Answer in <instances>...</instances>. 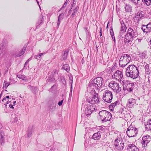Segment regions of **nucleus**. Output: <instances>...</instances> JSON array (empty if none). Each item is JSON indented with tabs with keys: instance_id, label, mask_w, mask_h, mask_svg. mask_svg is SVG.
<instances>
[{
	"instance_id": "nucleus-1",
	"label": "nucleus",
	"mask_w": 151,
	"mask_h": 151,
	"mask_svg": "<svg viewBox=\"0 0 151 151\" xmlns=\"http://www.w3.org/2000/svg\"><path fill=\"white\" fill-rule=\"evenodd\" d=\"M104 83L103 78L100 77H97L94 79L89 83L88 89L89 90H97L99 92L102 88Z\"/></svg>"
},
{
	"instance_id": "nucleus-2",
	"label": "nucleus",
	"mask_w": 151,
	"mask_h": 151,
	"mask_svg": "<svg viewBox=\"0 0 151 151\" xmlns=\"http://www.w3.org/2000/svg\"><path fill=\"white\" fill-rule=\"evenodd\" d=\"M125 74L128 77L136 79L139 76V70L137 67L134 65H130L127 68Z\"/></svg>"
},
{
	"instance_id": "nucleus-3",
	"label": "nucleus",
	"mask_w": 151,
	"mask_h": 151,
	"mask_svg": "<svg viewBox=\"0 0 151 151\" xmlns=\"http://www.w3.org/2000/svg\"><path fill=\"white\" fill-rule=\"evenodd\" d=\"M137 36V33L131 28H129L127 33L125 36L124 42L125 43L131 44L133 40Z\"/></svg>"
},
{
	"instance_id": "nucleus-4",
	"label": "nucleus",
	"mask_w": 151,
	"mask_h": 151,
	"mask_svg": "<svg viewBox=\"0 0 151 151\" xmlns=\"http://www.w3.org/2000/svg\"><path fill=\"white\" fill-rule=\"evenodd\" d=\"M90 93L92 96L89 97L87 99V101L88 103L93 104H97L99 102V96L98 93L95 92L94 90H91Z\"/></svg>"
},
{
	"instance_id": "nucleus-5",
	"label": "nucleus",
	"mask_w": 151,
	"mask_h": 151,
	"mask_svg": "<svg viewBox=\"0 0 151 151\" xmlns=\"http://www.w3.org/2000/svg\"><path fill=\"white\" fill-rule=\"evenodd\" d=\"M132 60L130 56L127 54H124L120 58L119 63L120 67H124Z\"/></svg>"
},
{
	"instance_id": "nucleus-6",
	"label": "nucleus",
	"mask_w": 151,
	"mask_h": 151,
	"mask_svg": "<svg viewBox=\"0 0 151 151\" xmlns=\"http://www.w3.org/2000/svg\"><path fill=\"white\" fill-rule=\"evenodd\" d=\"M99 114L103 122L109 121L111 118V113L106 110L100 111Z\"/></svg>"
},
{
	"instance_id": "nucleus-7",
	"label": "nucleus",
	"mask_w": 151,
	"mask_h": 151,
	"mask_svg": "<svg viewBox=\"0 0 151 151\" xmlns=\"http://www.w3.org/2000/svg\"><path fill=\"white\" fill-rule=\"evenodd\" d=\"M114 148L119 150H122L124 147L123 141L120 135L117 136L114 141Z\"/></svg>"
},
{
	"instance_id": "nucleus-8",
	"label": "nucleus",
	"mask_w": 151,
	"mask_h": 151,
	"mask_svg": "<svg viewBox=\"0 0 151 151\" xmlns=\"http://www.w3.org/2000/svg\"><path fill=\"white\" fill-rule=\"evenodd\" d=\"M137 129L135 126L132 125L129 127L126 132L127 135L129 137H135L137 134Z\"/></svg>"
},
{
	"instance_id": "nucleus-9",
	"label": "nucleus",
	"mask_w": 151,
	"mask_h": 151,
	"mask_svg": "<svg viewBox=\"0 0 151 151\" xmlns=\"http://www.w3.org/2000/svg\"><path fill=\"white\" fill-rule=\"evenodd\" d=\"M102 98L105 102L108 103H111L113 98L112 92L109 90H105L103 93Z\"/></svg>"
},
{
	"instance_id": "nucleus-10",
	"label": "nucleus",
	"mask_w": 151,
	"mask_h": 151,
	"mask_svg": "<svg viewBox=\"0 0 151 151\" xmlns=\"http://www.w3.org/2000/svg\"><path fill=\"white\" fill-rule=\"evenodd\" d=\"M122 83L123 88H125L128 91L130 92L132 91L134 88V83H131L130 81L127 80H124L122 81Z\"/></svg>"
},
{
	"instance_id": "nucleus-11",
	"label": "nucleus",
	"mask_w": 151,
	"mask_h": 151,
	"mask_svg": "<svg viewBox=\"0 0 151 151\" xmlns=\"http://www.w3.org/2000/svg\"><path fill=\"white\" fill-rule=\"evenodd\" d=\"M109 86L116 93L119 92L121 90V88L119 87V84L112 81L109 84Z\"/></svg>"
},
{
	"instance_id": "nucleus-12",
	"label": "nucleus",
	"mask_w": 151,
	"mask_h": 151,
	"mask_svg": "<svg viewBox=\"0 0 151 151\" xmlns=\"http://www.w3.org/2000/svg\"><path fill=\"white\" fill-rule=\"evenodd\" d=\"M123 76L122 72L121 71L117 70L115 72L114 74L112 76V78L121 82L122 80L123 81Z\"/></svg>"
},
{
	"instance_id": "nucleus-13",
	"label": "nucleus",
	"mask_w": 151,
	"mask_h": 151,
	"mask_svg": "<svg viewBox=\"0 0 151 151\" xmlns=\"http://www.w3.org/2000/svg\"><path fill=\"white\" fill-rule=\"evenodd\" d=\"M95 111V108L92 105L88 106L86 108L85 113L86 115H89Z\"/></svg>"
},
{
	"instance_id": "nucleus-14",
	"label": "nucleus",
	"mask_w": 151,
	"mask_h": 151,
	"mask_svg": "<svg viewBox=\"0 0 151 151\" xmlns=\"http://www.w3.org/2000/svg\"><path fill=\"white\" fill-rule=\"evenodd\" d=\"M151 140L150 137L148 135L144 136L142 138V145L143 147H145L147 146L148 143Z\"/></svg>"
},
{
	"instance_id": "nucleus-15",
	"label": "nucleus",
	"mask_w": 151,
	"mask_h": 151,
	"mask_svg": "<svg viewBox=\"0 0 151 151\" xmlns=\"http://www.w3.org/2000/svg\"><path fill=\"white\" fill-rule=\"evenodd\" d=\"M57 103L54 100H50L48 103V107L49 109L52 111H54L55 109Z\"/></svg>"
},
{
	"instance_id": "nucleus-16",
	"label": "nucleus",
	"mask_w": 151,
	"mask_h": 151,
	"mask_svg": "<svg viewBox=\"0 0 151 151\" xmlns=\"http://www.w3.org/2000/svg\"><path fill=\"white\" fill-rule=\"evenodd\" d=\"M136 100L133 98H131L128 100L127 104V106L128 108H132L136 104Z\"/></svg>"
},
{
	"instance_id": "nucleus-17",
	"label": "nucleus",
	"mask_w": 151,
	"mask_h": 151,
	"mask_svg": "<svg viewBox=\"0 0 151 151\" xmlns=\"http://www.w3.org/2000/svg\"><path fill=\"white\" fill-rule=\"evenodd\" d=\"M144 16V15L141 12H138L136 14L134 18L135 22L137 23H139V21L142 17Z\"/></svg>"
},
{
	"instance_id": "nucleus-18",
	"label": "nucleus",
	"mask_w": 151,
	"mask_h": 151,
	"mask_svg": "<svg viewBox=\"0 0 151 151\" xmlns=\"http://www.w3.org/2000/svg\"><path fill=\"white\" fill-rule=\"evenodd\" d=\"M128 151H139V149L134 144H132L128 145L127 147Z\"/></svg>"
},
{
	"instance_id": "nucleus-19",
	"label": "nucleus",
	"mask_w": 151,
	"mask_h": 151,
	"mask_svg": "<svg viewBox=\"0 0 151 151\" xmlns=\"http://www.w3.org/2000/svg\"><path fill=\"white\" fill-rule=\"evenodd\" d=\"M101 132L98 131L97 132L94 133L92 136V138L95 140L99 139L101 137Z\"/></svg>"
},
{
	"instance_id": "nucleus-20",
	"label": "nucleus",
	"mask_w": 151,
	"mask_h": 151,
	"mask_svg": "<svg viewBox=\"0 0 151 151\" xmlns=\"http://www.w3.org/2000/svg\"><path fill=\"white\" fill-rule=\"evenodd\" d=\"M58 71L56 69L54 70L51 73L52 75L50 76L47 78V80L49 81H52L54 79L53 78V75L58 73Z\"/></svg>"
},
{
	"instance_id": "nucleus-21",
	"label": "nucleus",
	"mask_w": 151,
	"mask_h": 151,
	"mask_svg": "<svg viewBox=\"0 0 151 151\" xmlns=\"http://www.w3.org/2000/svg\"><path fill=\"white\" fill-rule=\"evenodd\" d=\"M121 26L120 27V33H124L126 32L127 27L124 23L122 21L121 22Z\"/></svg>"
},
{
	"instance_id": "nucleus-22",
	"label": "nucleus",
	"mask_w": 151,
	"mask_h": 151,
	"mask_svg": "<svg viewBox=\"0 0 151 151\" xmlns=\"http://www.w3.org/2000/svg\"><path fill=\"white\" fill-rule=\"evenodd\" d=\"M141 29L144 32L148 33L150 32L148 24L147 25L143 24L142 25Z\"/></svg>"
},
{
	"instance_id": "nucleus-23",
	"label": "nucleus",
	"mask_w": 151,
	"mask_h": 151,
	"mask_svg": "<svg viewBox=\"0 0 151 151\" xmlns=\"http://www.w3.org/2000/svg\"><path fill=\"white\" fill-rule=\"evenodd\" d=\"M5 135L2 131L0 132V142L1 145H3L4 143V137Z\"/></svg>"
},
{
	"instance_id": "nucleus-24",
	"label": "nucleus",
	"mask_w": 151,
	"mask_h": 151,
	"mask_svg": "<svg viewBox=\"0 0 151 151\" xmlns=\"http://www.w3.org/2000/svg\"><path fill=\"white\" fill-rule=\"evenodd\" d=\"M12 118V122L14 123H16L18 121V119L19 118V115L17 114H14L13 115Z\"/></svg>"
},
{
	"instance_id": "nucleus-25",
	"label": "nucleus",
	"mask_w": 151,
	"mask_h": 151,
	"mask_svg": "<svg viewBox=\"0 0 151 151\" xmlns=\"http://www.w3.org/2000/svg\"><path fill=\"white\" fill-rule=\"evenodd\" d=\"M119 102L117 101L114 103L111 104L109 106V107L110 109H112L116 106L117 105H119Z\"/></svg>"
},
{
	"instance_id": "nucleus-26",
	"label": "nucleus",
	"mask_w": 151,
	"mask_h": 151,
	"mask_svg": "<svg viewBox=\"0 0 151 151\" xmlns=\"http://www.w3.org/2000/svg\"><path fill=\"white\" fill-rule=\"evenodd\" d=\"M145 127L147 130H151V119L147 122V124L145 125Z\"/></svg>"
},
{
	"instance_id": "nucleus-27",
	"label": "nucleus",
	"mask_w": 151,
	"mask_h": 151,
	"mask_svg": "<svg viewBox=\"0 0 151 151\" xmlns=\"http://www.w3.org/2000/svg\"><path fill=\"white\" fill-rule=\"evenodd\" d=\"M26 48V47H24L22 50L20 51L19 53L18 54L16 55V57H18L19 56H20L22 55H23L25 51Z\"/></svg>"
},
{
	"instance_id": "nucleus-28",
	"label": "nucleus",
	"mask_w": 151,
	"mask_h": 151,
	"mask_svg": "<svg viewBox=\"0 0 151 151\" xmlns=\"http://www.w3.org/2000/svg\"><path fill=\"white\" fill-rule=\"evenodd\" d=\"M63 14H61L58 17V22L57 23V25L59 27L60 23V20L63 19Z\"/></svg>"
},
{
	"instance_id": "nucleus-29",
	"label": "nucleus",
	"mask_w": 151,
	"mask_h": 151,
	"mask_svg": "<svg viewBox=\"0 0 151 151\" xmlns=\"http://www.w3.org/2000/svg\"><path fill=\"white\" fill-rule=\"evenodd\" d=\"M134 4L141 6H142V2L141 0H134Z\"/></svg>"
},
{
	"instance_id": "nucleus-30",
	"label": "nucleus",
	"mask_w": 151,
	"mask_h": 151,
	"mask_svg": "<svg viewBox=\"0 0 151 151\" xmlns=\"http://www.w3.org/2000/svg\"><path fill=\"white\" fill-rule=\"evenodd\" d=\"M68 52L69 50H67L65 51L62 57L63 60H65L67 59Z\"/></svg>"
},
{
	"instance_id": "nucleus-31",
	"label": "nucleus",
	"mask_w": 151,
	"mask_h": 151,
	"mask_svg": "<svg viewBox=\"0 0 151 151\" xmlns=\"http://www.w3.org/2000/svg\"><path fill=\"white\" fill-rule=\"evenodd\" d=\"M79 9V7L77 6L73 10V12L71 15V17H73L75 16L76 14L78 12V10Z\"/></svg>"
},
{
	"instance_id": "nucleus-32",
	"label": "nucleus",
	"mask_w": 151,
	"mask_h": 151,
	"mask_svg": "<svg viewBox=\"0 0 151 151\" xmlns=\"http://www.w3.org/2000/svg\"><path fill=\"white\" fill-rule=\"evenodd\" d=\"M110 33L111 36V37L112 39L113 40V41L114 43V44H115L116 43V40H115V39L114 36V33L113 29H110Z\"/></svg>"
},
{
	"instance_id": "nucleus-33",
	"label": "nucleus",
	"mask_w": 151,
	"mask_h": 151,
	"mask_svg": "<svg viewBox=\"0 0 151 151\" xmlns=\"http://www.w3.org/2000/svg\"><path fill=\"white\" fill-rule=\"evenodd\" d=\"M141 1L142 2L144 3L147 6L150 5L151 2V0H141Z\"/></svg>"
},
{
	"instance_id": "nucleus-34",
	"label": "nucleus",
	"mask_w": 151,
	"mask_h": 151,
	"mask_svg": "<svg viewBox=\"0 0 151 151\" xmlns=\"http://www.w3.org/2000/svg\"><path fill=\"white\" fill-rule=\"evenodd\" d=\"M124 8L127 12H129L132 10L131 6L129 4H127Z\"/></svg>"
},
{
	"instance_id": "nucleus-35",
	"label": "nucleus",
	"mask_w": 151,
	"mask_h": 151,
	"mask_svg": "<svg viewBox=\"0 0 151 151\" xmlns=\"http://www.w3.org/2000/svg\"><path fill=\"white\" fill-rule=\"evenodd\" d=\"M63 69L66 70L67 72H68L69 70V66L68 64H66L64 65L63 66Z\"/></svg>"
},
{
	"instance_id": "nucleus-36",
	"label": "nucleus",
	"mask_w": 151,
	"mask_h": 151,
	"mask_svg": "<svg viewBox=\"0 0 151 151\" xmlns=\"http://www.w3.org/2000/svg\"><path fill=\"white\" fill-rule=\"evenodd\" d=\"M42 55H43V54H41V53H40L39 54L35 55L34 57V58L37 60H39L40 59Z\"/></svg>"
},
{
	"instance_id": "nucleus-37",
	"label": "nucleus",
	"mask_w": 151,
	"mask_h": 151,
	"mask_svg": "<svg viewBox=\"0 0 151 151\" xmlns=\"http://www.w3.org/2000/svg\"><path fill=\"white\" fill-rule=\"evenodd\" d=\"M9 84L6 81H4V86L5 88H6L9 85Z\"/></svg>"
},
{
	"instance_id": "nucleus-38",
	"label": "nucleus",
	"mask_w": 151,
	"mask_h": 151,
	"mask_svg": "<svg viewBox=\"0 0 151 151\" xmlns=\"http://www.w3.org/2000/svg\"><path fill=\"white\" fill-rule=\"evenodd\" d=\"M151 71L150 68L145 70V73L147 75H149L151 73Z\"/></svg>"
},
{
	"instance_id": "nucleus-39",
	"label": "nucleus",
	"mask_w": 151,
	"mask_h": 151,
	"mask_svg": "<svg viewBox=\"0 0 151 151\" xmlns=\"http://www.w3.org/2000/svg\"><path fill=\"white\" fill-rule=\"evenodd\" d=\"M30 89L32 91H34V92L36 91H37V88L36 87H34L33 86H32L31 87Z\"/></svg>"
},
{
	"instance_id": "nucleus-40",
	"label": "nucleus",
	"mask_w": 151,
	"mask_h": 151,
	"mask_svg": "<svg viewBox=\"0 0 151 151\" xmlns=\"http://www.w3.org/2000/svg\"><path fill=\"white\" fill-rule=\"evenodd\" d=\"M144 65L145 66V70L148 69L149 68V65L147 63H144Z\"/></svg>"
},
{
	"instance_id": "nucleus-41",
	"label": "nucleus",
	"mask_w": 151,
	"mask_h": 151,
	"mask_svg": "<svg viewBox=\"0 0 151 151\" xmlns=\"http://www.w3.org/2000/svg\"><path fill=\"white\" fill-rule=\"evenodd\" d=\"M56 85H54L52 88L50 89V91H52V89H54V90L56 89Z\"/></svg>"
},
{
	"instance_id": "nucleus-42",
	"label": "nucleus",
	"mask_w": 151,
	"mask_h": 151,
	"mask_svg": "<svg viewBox=\"0 0 151 151\" xmlns=\"http://www.w3.org/2000/svg\"><path fill=\"white\" fill-rule=\"evenodd\" d=\"M32 134V131H28V133L27 134V137H29L31 136Z\"/></svg>"
},
{
	"instance_id": "nucleus-43",
	"label": "nucleus",
	"mask_w": 151,
	"mask_h": 151,
	"mask_svg": "<svg viewBox=\"0 0 151 151\" xmlns=\"http://www.w3.org/2000/svg\"><path fill=\"white\" fill-rule=\"evenodd\" d=\"M67 4H66V3H64V4H63L62 7L60 9V10H62L63 8H65L66 7V6Z\"/></svg>"
},
{
	"instance_id": "nucleus-44",
	"label": "nucleus",
	"mask_w": 151,
	"mask_h": 151,
	"mask_svg": "<svg viewBox=\"0 0 151 151\" xmlns=\"http://www.w3.org/2000/svg\"><path fill=\"white\" fill-rule=\"evenodd\" d=\"M17 77L19 78L22 79V80H24V77L23 76H20V75H17Z\"/></svg>"
},
{
	"instance_id": "nucleus-45",
	"label": "nucleus",
	"mask_w": 151,
	"mask_h": 151,
	"mask_svg": "<svg viewBox=\"0 0 151 151\" xmlns=\"http://www.w3.org/2000/svg\"><path fill=\"white\" fill-rule=\"evenodd\" d=\"M149 29L150 32H151V22H149Z\"/></svg>"
},
{
	"instance_id": "nucleus-46",
	"label": "nucleus",
	"mask_w": 151,
	"mask_h": 151,
	"mask_svg": "<svg viewBox=\"0 0 151 151\" xmlns=\"http://www.w3.org/2000/svg\"><path fill=\"white\" fill-rule=\"evenodd\" d=\"M63 100H62L61 101H60L58 103V104L59 106H61L62 105V103L63 102Z\"/></svg>"
},
{
	"instance_id": "nucleus-47",
	"label": "nucleus",
	"mask_w": 151,
	"mask_h": 151,
	"mask_svg": "<svg viewBox=\"0 0 151 151\" xmlns=\"http://www.w3.org/2000/svg\"><path fill=\"white\" fill-rule=\"evenodd\" d=\"M102 29L101 28H100V30L99 32V35L101 37L102 36Z\"/></svg>"
},
{
	"instance_id": "nucleus-48",
	"label": "nucleus",
	"mask_w": 151,
	"mask_h": 151,
	"mask_svg": "<svg viewBox=\"0 0 151 151\" xmlns=\"http://www.w3.org/2000/svg\"><path fill=\"white\" fill-rule=\"evenodd\" d=\"M9 107H10V108H12V109H14V107H13V105L10 104L9 105Z\"/></svg>"
},
{
	"instance_id": "nucleus-49",
	"label": "nucleus",
	"mask_w": 151,
	"mask_h": 151,
	"mask_svg": "<svg viewBox=\"0 0 151 151\" xmlns=\"http://www.w3.org/2000/svg\"><path fill=\"white\" fill-rule=\"evenodd\" d=\"M75 0H73V4H72V7H73L74 6V5L75 4H76L75 3Z\"/></svg>"
},
{
	"instance_id": "nucleus-50",
	"label": "nucleus",
	"mask_w": 151,
	"mask_h": 151,
	"mask_svg": "<svg viewBox=\"0 0 151 151\" xmlns=\"http://www.w3.org/2000/svg\"><path fill=\"white\" fill-rule=\"evenodd\" d=\"M31 59H32V58H30L28 60H27L26 62L28 63H29V61H30V60H31Z\"/></svg>"
},
{
	"instance_id": "nucleus-51",
	"label": "nucleus",
	"mask_w": 151,
	"mask_h": 151,
	"mask_svg": "<svg viewBox=\"0 0 151 151\" xmlns=\"http://www.w3.org/2000/svg\"><path fill=\"white\" fill-rule=\"evenodd\" d=\"M84 29L85 30V31L86 34L88 33V31L87 30V28H84Z\"/></svg>"
},
{
	"instance_id": "nucleus-52",
	"label": "nucleus",
	"mask_w": 151,
	"mask_h": 151,
	"mask_svg": "<svg viewBox=\"0 0 151 151\" xmlns=\"http://www.w3.org/2000/svg\"><path fill=\"white\" fill-rule=\"evenodd\" d=\"M6 101V99L5 97H4L2 100V101Z\"/></svg>"
},
{
	"instance_id": "nucleus-53",
	"label": "nucleus",
	"mask_w": 151,
	"mask_h": 151,
	"mask_svg": "<svg viewBox=\"0 0 151 151\" xmlns=\"http://www.w3.org/2000/svg\"><path fill=\"white\" fill-rule=\"evenodd\" d=\"M16 103V101H13L12 103V104L14 106L15 105Z\"/></svg>"
},
{
	"instance_id": "nucleus-54",
	"label": "nucleus",
	"mask_w": 151,
	"mask_h": 151,
	"mask_svg": "<svg viewBox=\"0 0 151 151\" xmlns=\"http://www.w3.org/2000/svg\"><path fill=\"white\" fill-rule=\"evenodd\" d=\"M36 1H37V3L38 6H39V7L40 8V5H39V2L37 0H36Z\"/></svg>"
},
{
	"instance_id": "nucleus-55",
	"label": "nucleus",
	"mask_w": 151,
	"mask_h": 151,
	"mask_svg": "<svg viewBox=\"0 0 151 151\" xmlns=\"http://www.w3.org/2000/svg\"><path fill=\"white\" fill-rule=\"evenodd\" d=\"M69 1L70 0H66L65 3H66V4H67Z\"/></svg>"
},
{
	"instance_id": "nucleus-56",
	"label": "nucleus",
	"mask_w": 151,
	"mask_h": 151,
	"mask_svg": "<svg viewBox=\"0 0 151 151\" xmlns=\"http://www.w3.org/2000/svg\"><path fill=\"white\" fill-rule=\"evenodd\" d=\"M72 93H71L70 92V93L69 95V97H71L72 96Z\"/></svg>"
},
{
	"instance_id": "nucleus-57",
	"label": "nucleus",
	"mask_w": 151,
	"mask_h": 151,
	"mask_svg": "<svg viewBox=\"0 0 151 151\" xmlns=\"http://www.w3.org/2000/svg\"><path fill=\"white\" fill-rule=\"evenodd\" d=\"M129 1L134 4V0H130Z\"/></svg>"
},
{
	"instance_id": "nucleus-58",
	"label": "nucleus",
	"mask_w": 151,
	"mask_h": 151,
	"mask_svg": "<svg viewBox=\"0 0 151 151\" xmlns=\"http://www.w3.org/2000/svg\"><path fill=\"white\" fill-rule=\"evenodd\" d=\"M72 86H71V87L70 88V92L71 93H72Z\"/></svg>"
},
{
	"instance_id": "nucleus-59",
	"label": "nucleus",
	"mask_w": 151,
	"mask_h": 151,
	"mask_svg": "<svg viewBox=\"0 0 151 151\" xmlns=\"http://www.w3.org/2000/svg\"><path fill=\"white\" fill-rule=\"evenodd\" d=\"M3 106H4L5 107H6V106H7V104H6V103L4 104V105H3Z\"/></svg>"
},
{
	"instance_id": "nucleus-60",
	"label": "nucleus",
	"mask_w": 151,
	"mask_h": 151,
	"mask_svg": "<svg viewBox=\"0 0 151 151\" xmlns=\"http://www.w3.org/2000/svg\"><path fill=\"white\" fill-rule=\"evenodd\" d=\"M5 97L6 98V99H9V96H6Z\"/></svg>"
},
{
	"instance_id": "nucleus-61",
	"label": "nucleus",
	"mask_w": 151,
	"mask_h": 151,
	"mask_svg": "<svg viewBox=\"0 0 151 151\" xmlns=\"http://www.w3.org/2000/svg\"><path fill=\"white\" fill-rule=\"evenodd\" d=\"M2 126L1 124H0V129H2Z\"/></svg>"
},
{
	"instance_id": "nucleus-62",
	"label": "nucleus",
	"mask_w": 151,
	"mask_h": 151,
	"mask_svg": "<svg viewBox=\"0 0 151 151\" xmlns=\"http://www.w3.org/2000/svg\"><path fill=\"white\" fill-rule=\"evenodd\" d=\"M46 53H47V52H45L43 53H41V54H43V55H44L46 54Z\"/></svg>"
},
{
	"instance_id": "nucleus-63",
	"label": "nucleus",
	"mask_w": 151,
	"mask_h": 151,
	"mask_svg": "<svg viewBox=\"0 0 151 151\" xmlns=\"http://www.w3.org/2000/svg\"><path fill=\"white\" fill-rule=\"evenodd\" d=\"M28 63L26 62L24 64V67L26 66V65Z\"/></svg>"
},
{
	"instance_id": "nucleus-64",
	"label": "nucleus",
	"mask_w": 151,
	"mask_h": 151,
	"mask_svg": "<svg viewBox=\"0 0 151 151\" xmlns=\"http://www.w3.org/2000/svg\"><path fill=\"white\" fill-rule=\"evenodd\" d=\"M28 63L26 62L24 64V67L26 66V65Z\"/></svg>"
}]
</instances>
